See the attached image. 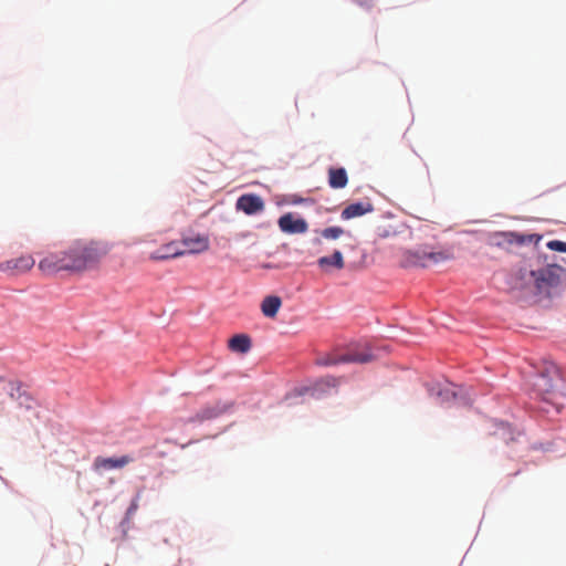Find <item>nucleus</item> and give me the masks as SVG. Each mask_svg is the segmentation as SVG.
Returning a JSON list of instances; mask_svg holds the SVG:
<instances>
[{"label":"nucleus","mask_w":566,"mask_h":566,"mask_svg":"<svg viewBox=\"0 0 566 566\" xmlns=\"http://www.w3.org/2000/svg\"><path fill=\"white\" fill-rule=\"evenodd\" d=\"M112 249L113 243L104 239H77L63 251L48 253L40 260L39 270L46 275L83 273L96 269Z\"/></svg>","instance_id":"f257e3e1"},{"label":"nucleus","mask_w":566,"mask_h":566,"mask_svg":"<svg viewBox=\"0 0 566 566\" xmlns=\"http://www.w3.org/2000/svg\"><path fill=\"white\" fill-rule=\"evenodd\" d=\"M535 398L542 403L539 409L548 411L549 408L559 410L563 406L562 377L554 363H544L533 382Z\"/></svg>","instance_id":"f03ea898"},{"label":"nucleus","mask_w":566,"mask_h":566,"mask_svg":"<svg viewBox=\"0 0 566 566\" xmlns=\"http://www.w3.org/2000/svg\"><path fill=\"white\" fill-rule=\"evenodd\" d=\"M562 268L558 265H547L538 270L530 271L534 287L538 293H548L551 289L557 286L560 281Z\"/></svg>","instance_id":"7ed1b4c3"},{"label":"nucleus","mask_w":566,"mask_h":566,"mask_svg":"<svg viewBox=\"0 0 566 566\" xmlns=\"http://www.w3.org/2000/svg\"><path fill=\"white\" fill-rule=\"evenodd\" d=\"M452 258V253L449 250L441 251H427L426 249H417L408 251L405 255V262L411 266H428L430 264H437Z\"/></svg>","instance_id":"20e7f679"},{"label":"nucleus","mask_w":566,"mask_h":566,"mask_svg":"<svg viewBox=\"0 0 566 566\" xmlns=\"http://www.w3.org/2000/svg\"><path fill=\"white\" fill-rule=\"evenodd\" d=\"M374 354L371 353L369 347H365L361 350H350L340 356H331L326 355L317 358L316 363L321 366H332L340 363H359L365 364L369 363L374 359Z\"/></svg>","instance_id":"39448f33"},{"label":"nucleus","mask_w":566,"mask_h":566,"mask_svg":"<svg viewBox=\"0 0 566 566\" xmlns=\"http://www.w3.org/2000/svg\"><path fill=\"white\" fill-rule=\"evenodd\" d=\"M35 264L32 255H21L0 263V271L10 275H21L30 271Z\"/></svg>","instance_id":"423d86ee"},{"label":"nucleus","mask_w":566,"mask_h":566,"mask_svg":"<svg viewBox=\"0 0 566 566\" xmlns=\"http://www.w3.org/2000/svg\"><path fill=\"white\" fill-rule=\"evenodd\" d=\"M277 224L282 232L289 234L305 233L308 230L306 220L296 218L292 212L281 216Z\"/></svg>","instance_id":"0eeeda50"},{"label":"nucleus","mask_w":566,"mask_h":566,"mask_svg":"<svg viewBox=\"0 0 566 566\" xmlns=\"http://www.w3.org/2000/svg\"><path fill=\"white\" fill-rule=\"evenodd\" d=\"M429 394L432 398H434L436 402L443 405L451 400H462L464 405L471 403L470 398H465L464 396H460L458 391H455V386L441 388L440 386H433L429 389Z\"/></svg>","instance_id":"6e6552de"},{"label":"nucleus","mask_w":566,"mask_h":566,"mask_svg":"<svg viewBox=\"0 0 566 566\" xmlns=\"http://www.w3.org/2000/svg\"><path fill=\"white\" fill-rule=\"evenodd\" d=\"M237 209L245 214H255L264 210V201L258 195H242L237 200Z\"/></svg>","instance_id":"1a4fd4ad"},{"label":"nucleus","mask_w":566,"mask_h":566,"mask_svg":"<svg viewBox=\"0 0 566 566\" xmlns=\"http://www.w3.org/2000/svg\"><path fill=\"white\" fill-rule=\"evenodd\" d=\"M133 461L129 455H122L115 458L97 457L94 460L93 467L96 471H108L113 469H120Z\"/></svg>","instance_id":"9d476101"},{"label":"nucleus","mask_w":566,"mask_h":566,"mask_svg":"<svg viewBox=\"0 0 566 566\" xmlns=\"http://www.w3.org/2000/svg\"><path fill=\"white\" fill-rule=\"evenodd\" d=\"M375 210L374 205L369 201H361L348 205L343 209L340 213V218L343 220H350L354 218L363 217L367 213H370Z\"/></svg>","instance_id":"9b49d317"},{"label":"nucleus","mask_w":566,"mask_h":566,"mask_svg":"<svg viewBox=\"0 0 566 566\" xmlns=\"http://www.w3.org/2000/svg\"><path fill=\"white\" fill-rule=\"evenodd\" d=\"M181 251L186 253H201L209 249V239L205 235H197L193 238H184L179 241Z\"/></svg>","instance_id":"f8f14e48"},{"label":"nucleus","mask_w":566,"mask_h":566,"mask_svg":"<svg viewBox=\"0 0 566 566\" xmlns=\"http://www.w3.org/2000/svg\"><path fill=\"white\" fill-rule=\"evenodd\" d=\"M184 254H185V251H181L179 241H172V242H169V243L160 247L158 250H156L154 253H151L150 259L168 260V259L178 258Z\"/></svg>","instance_id":"ddd939ff"},{"label":"nucleus","mask_w":566,"mask_h":566,"mask_svg":"<svg viewBox=\"0 0 566 566\" xmlns=\"http://www.w3.org/2000/svg\"><path fill=\"white\" fill-rule=\"evenodd\" d=\"M348 182V176L345 168H329L328 169V185L333 189L345 188Z\"/></svg>","instance_id":"4468645a"},{"label":"nucleus","mask_w":566,"mask_h":566,"mask_svg":"<svg viewBox=\"0 0 566 566\" xmlns=\"http://www.w3.org/2000/svg\"><path fill=\"white\" fill-rule=\"evenodd\" d=\"M228 346L234 353L245 354L251 348V338L245 334H238L229 339Z\"/></svg>","instance_id":"2eb2a0df"},{"label":"nucleus","mask_w":566,"mask_h":566,"mask_svg":"<svg viewBox=\"0 0 566 566\" xmlns=\"http://www.w3.org/2000/svg\"><path fill=\"white\" fill-rule=\"evenodd\" d=\"M281 304L282 302L279 296H266L261 304V311L264 316L273 318L276 316Z\"/></svg>","instance_id":"dca6fc26"},{"label":"nucleus","mask_w":566,"mask_h":566,"mask_svg":"<svg viewBox=\"0 0 566 566\" xmlns=\"http://www.w3.org/2000/svg\"><path fill=\"white\" fill-rule=\"evenodd\" d=\"M317 263L322 269L334 266L337 270H342L345 266L344 258L339 250H335L332 255L319 258Z\"/></svg>","instance_id":"f3484780"},{"label":"nucleus","mask_w":566,"mask_h":566,"mask_svg":"<svg viewBox=\"0 0 566 566\" xmlns=\"http://www.w3.org/2000/svg\"><path fill=\"white\" fill-rule=\"evenodd\" d=\"M338 385V380L334 377H326L315 384L313 388H306L305 391L310 392L315 397L316 391H324L325 388H335Z\"/></svg>","instance_id":"a211bd4d"},{"label":"nucleus","mask_w":566,"mask_h":566,"mask_svg":"<svg viewBox=\"0 0 566 566\" xmlns=\"http://www.w3.org/2000/svg\"><path fill=\"white\" fill-rule=\"evenodd\" d=\"M345 233V229L339 226L327 227L321 231V235L325 240H337Z\"/></svg>","instance_id":"6ab92c4d"},{"label":"nucleus","mask_w":566,"mask_h":566,"mask_svg":"<svg viewBox=\"0 0 566 566\" xmlns=\"http://www.w3.org/2000/svg\"><path fill=\"white\" fill-rule=\"evenodd\" d=\"M497 237L502 238L503 242H506L509 244H513V243L523 244L524 243L523 237L515 232H499V233H495V238H497Z\"/></svg>","instance_id":"aec40b11"},{"label":"nucleus","mask_w":566,"mask_h":566,"mask_svg":"<svg viewBox=\"0 0 566 566\" xmlns=\"http://www.w3.org/2000/svg\"><path fill=\"white\" fill-rule=\"evenodd\" d=\"M224 410L220 407H208L202 410V419H211L221 415Z\"/></svg>","instance_id":"412c9836"},{"label":"nucleus","mask_w":566,"mask_h":566,"mask_svg":"<svg viewBox=\"0 0 566 566\" xmlns=\"http://www.w3.org/2000/svg\"><path fill=\"white\" fill-rule=\"evenodd\" d=\"M546 247L552 251L566 253V242L559 240L548 241Z\"/></svg>","instance_id":"4be33fe9"},{"label":"nucleus","mask_w":566,"mask_h":566,"mask_svg":"<svg viewBox=\"0 0 566 566\" xmlns=\"http://www.w3.org/2000/svg\"><path fill=\"white\" fill-rule=\"evenodd\" d=\"M11 388H10V397L12 399H21L22 396H25L24 394L21 392V386L20 384L18 382H11L10 384Z\"/></svg>","instance_id":"5701e85b"},{"label":"nucleus","mask_w":566,"mask_h":566,"mask_svg":"<svg viewBox=\"0 0 566 566\" xmlns=\"http://www.w3.org/2000/svg\"><path fill=\"white\" fill-rule=\"evenodd\" d=\"M354 1L364 8H369L373 4V0H354Z\"/></svg>","instance_id":"b1692460"},{"label":"nucleus","mask_w":566,"mask_h":566,"mask_svg":"<svg viewBox=\"0 0 566 566\" xmlns=\"http://www.w3.org/2000/svg\"><path fill=\"white\" fill-rule=\"evenodd\" d=\"M137 507H138L137 504L133 503L132 507L128 510V513H130L132 511L136 512Z\"/></svg>","instance_id":"393cba45"}]
</instances>
